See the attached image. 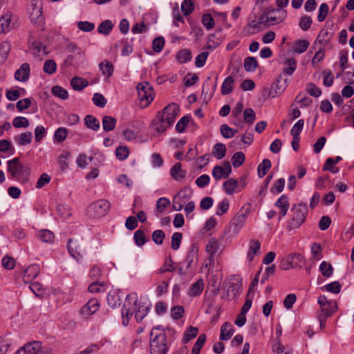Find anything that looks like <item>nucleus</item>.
I'll return each instance as SVG.
<instances>
[{"label": "nucleus", "instance_id": "nucleus-16", "mask_svg": "<svg viewBox=\"0 0 354 354\" xmlns=\"http://www.w3.org/2000/svg\"><path fill=\"white\" fill-rule=\"evenodd\" d=\"M15 25L13 15L11 12H7L0 17V34L10 31Z\"/></svg>", "mask_w": 354, "mask_h": 354}, {"label": "nucleus", "instance_id": "nucleus-50", "mask_svg": "<svg viewBox=\"0 0 354 354\" xmlns=\"http://www.w3.org/2000/svg\"><path fill=\"white\" fill-rule=\"evenodd\" d=\"M234 80L232 77L228 76L223 82L221 86V93L223 95L229 94L232 90V83Z\"/></svg>", "mask_w": 354, "mask_h": 354}, {"label": "nucleus", "instance_id": "nucleus-6", "mask_svg": "<svg viewBox=\"0 0 354 354\" xmlns=\"http://www.w3.org/2000/svg\"><path fill=\"white\" fill-rule=\"evenodd\" d=\"M284 64L286 67L283 68L276 82V86L279 90V94H281L288 86V79L286 75H292L297 68V61L295 58L288 59Z\"/></svg>", "mask_w": 354, "mask_h": 354}, {"label": "nucleus", "instance_id": "nucleus-55", "mask_svg": "<svg viewBox=\"0 0 354 354\" xmlns=\"http://www.w3.org/2000/svg\"><path fill=\"white\" fill-rule=\"evenodd\" d=\"M337 310V306L336 304H330V306H326L322 308L321 313H319L320 316L324 317H329L332 316V315Z\"/></svg>", "mask_w": 354, "mask_h": 354}, {"label": "nucleus", "instance_id": "nucleus-26", "mask_svg": "<svg viewBox=\"0 0 354 354\" xmlns=\"http://www.w3.org/2000/svg\"><path fill=\"white\" fill-rule=\"evenodd\" d=\"M223 188L227 195L234 194L239 188V182L234 178H229L223 184Z\"/></svg>", "mask_w": 354, "mask_h": 354}, {"label": "nucleus", "instance_id": "nucleus-54", "mask_svg": "<svg viewBox=\"0 0 354 354\" xmlns=\"http://www.w3.org/2000/svg\"><path fill=\"white\" fill-rule=\"evenodd\" d=\"M329 10V6L326 3H323L320 5L319 8V13L317 15V20L319 22L324 21L328 14Z\"/></svg>", "mask_w": 354, "mask_h": 354}, {"label": "nucleus", "instance_id": "nucleus-1", "mask_svg": "<svg viewBox=\"0 0 354 354\" xmlns=\"http://www.w3.org/2000/svg\"><path fill=\"white\" fill-rule=\"evenodd\" d=\"M138 297L136 292L129 294L126 297L122 308V324L127 326L129 319L135 314V318L138 322H140L143 318L148 314L149 308L145 304L138 303Z\"/></svg>", "mask_w": 354, "mask_h": 354}, {"label": "nucleus", "instance_id": "nucleus-2", "mask_svg": "<svg viewBox=\"0 0 354 354\" xmlns=\"http://www.w3.org/2000/svg\"><path fill=\"white\" fill-rule=\"evenodd\" d=\"M170 342L165 330L160 326L153 327L150 333V354H167Z\"/></svg>", "mask_w": 354, "mask_h": 354}, {"label": "nucleus", "instance_id": "nucleus-18", "mask_svg": "<svg viewBox=\"0 0 354 354\" xmlns=\"http://www.w3.org/2000/svg\"><path fill=\"white\" fill-rule=\"evenodd\" d=\"M30 71V65L28 63L22 64L15 73V80L23 82H26L29 79Z\"/></svg>", "mask_w": 354, "mask_h": 354}, {"label": "nucleus", "instance_id": "nucleus-41", "mask_svg": "<svg viewBox=\"0 0 354 354\" xmlns=\"http://www.w3.org/2000/svg\"><path fill=\"white\" fill-rule=\"evenodd\" d=\"M176 59L180 64H184L192 59V53L189 49H183L180 50L176 56Z\"/></svg>", "mask_w": 354, "mask_h": 354}, {"label": "nucleus", "instance_id": "nucleus-42", "mask_svg": "<svg viewBox=\"0 0 354 354\" xmlns=\"http://www.w3.org/2000/svg\"><path fill=\"white\" fill-rule=\"evenodd\" d=\"M133 239L136 244L141 247L149 239H147L145 232L141 230H138L134 232Z\"/></svg>", "mask_w": 354, "mask_h": 354}, {"label": "nucleus", "instance_id": "nucleus-15", "mask_svg": "<svg viewBox=\"0 0 354 354\" xmlns=\"http://www.w3.org/2000/svg\"><path fill=\"white\" fill-rule=\"evenodd\" d=\"M30 17L32 22L39 24L43 21L41 0H32Z\"/></svg>", "mask_w": 354, "mask_h": 354}, {"label": "nucleus", "instance_id": "nucleus-31", "mask_svg": "<svg viewBox=\"0 0 354 354\" xmlns=\"http://www.w3.org/2000/svg\"><path fill=\"white\" fill-rule=\"evenodd\" d=\"M117 120L115 118L105 115L102 118V127L104 131H113L116 126Z\"/></svg>", "mask_w": 354, "mask_h": 354}, {"label": "nucleus", "instance_id": "nucleus-64", "mask_svg": "<svg viewBox=\"0 0 354 354\" xmlns=\"http://www.w3.org/2000/svg\"><path fill=\"white\" fill-rule=\"evenodd\" d=\"M29 288L37 297L42 296L44 292L42 285L39 282L31 283L29 286Z\"/></svg>", "mask_w": 354, "mask_h": 354}, {"label": "nucleus", "instance_id": "nucleus-33", "mask_svg": "<svg viewBox=\"0 0 354 354\" xmlns=\"http://www.w3.org/2000/svg\"><path fill=\"white\" fill-rule=\"evenodd\" d=\"M73 88L75 91H82L88 84V81L82 77H74L71 81Z\"/></svg>", "mask_w": 354, "mask_h": 354}, {"label": "nucleus", "instance_id": "nucleus-52", "mask_svg": "<svg viewBox=\"0 0 354 354\" xmlns=\"http://www.w3.org/2000/svg\"><path fill=\"white\" fill-rule=\"evenodd\" d=\"M274 205L280 209H288L290 203L288 196L285 194L281 195L276 201Z\"/></svg>", "mask_w": 354, "mask_h": 354}, {"label": "nucleus", "instance_id": "nucleus-7", "mask_svg": "<svg viewBox=\"0 0 354 354\" xmlns=\"http://www.w3.org/2000/svg\"><path fill=\"white\" fill-rule=\"evenodd\" d=\"M111 203L109 201L100 199L91 203L87 207V214L93 218H100L104 216L109 211Z\"/></svg>", "mask_w": 354, "mask_h": 354}, {"label": "nucleus", "instance_id": "nucleus-59", "mask_svg": "<svg viewBox=\"0 0 354 354\" xmlns=\"http://www.w3.org/2000/svg\"><path fill=\"white\" fill-rule=\"evenodd\" d=\"M198 329L196 327L190 326L185 333L183 342L187 343L197 336Z\"/></svg>", "mask_w": 354, "mask_h": 354}, {"label": "nucleus", "instance_id": "nucleus-58", "mask_svg": "<svg viewBox=\"0 0 354 354\" xmlns=\"http://www.w3.org/2000/svg\"><path fill=\"white\" fill-rule=\"evenodd\" d=\"M10 51V44L8 41H4L0 44V57L3 61L6 60Z\"/></svg>", "mask_w": 354, "mask_h": 354}, {"label": "nucleus", "instance_id": "nucleus-44", "mask_svg": "<svg viewBox=\"0 0 354 354\" xmlns=\"http://www.w3.org/2000/svg\"><path fill=\"white\" fill-rule=\"evenodd\" d=\"M100 68L103 73L107 77L112 75L113 73V66L111 62L109 61H104L100 64Z\"/></svg>", "mask_w": 354, "mask_h": 354}, {"label": "nucleus", "instance_id": "nucleus-60", "mask_svg": "<svg viewBox=\"0 0 354 354\" xmlns=\"http://www.w3.org/2000/svg\"><path fill=\"white\" fill-rule=\"evenodd\" d=\"M220 131L222 136L226 138H232L236 133V130H234L225 124L221 126Z\"/></svg>", "mask_w": 354, "mask_h": 354}, {"label": "nucleus", "instance_id": "nucleus-3", "mask_svg": "<svg viewBox=\"0 0 354 354\" xmlns=\"http://www.w3.org/2000/svg\"><path fill=\"white\" fill-rule=\"evenodd\" d=\"M178 111V106L176 103H171L165 106L162 111L159 112L153 121V124L157 132L162 133L170 127L173 124Z\"/></svg>", "mask_w": 354, "mask_h": 354}, {"label": "nucleus", "instance_id": "nucleus-19", "mask_svg": "<svg viewBox=\"0 0 354 354\" xmlns=\"http://www.w3.org/2000/svg\"><path fill=\"white\" fill-rule=\"evenodd\" d=\"M218 248L219 243L217 240L215 238L210 239L205 247V251L209 254L208 258L209 264L214 263V255L218 252Z\"/></svg>", "mask_w": 354, "mask_h": 354}, {"label": "nucleus", "instance_id": "nucleus-56", "mask_svg": "<svg viewBox=\"0 0 354 354\" xmlns=\"http://www.w3.org/2000/svg\"><path fill=\"white\" fill-rule=\"evenodd\" d=\"M194 9V3L191 0H184L181 4V10L184 15H189Z\"/></svg>", "mask_w": 354, "mask_h": 354}, {"label": "nucleus", "instance_id": "nucleus-45", "mask_svg": "<svg viewBox=\"0 0 354 354\" xmlns=\"http://www.w3.org/2000/svg\"><path fill=\"white\" fill-rule=\"evenodd\" d=\"M319 271L325 277H330L333 272L332 265L326 261H323L319 266Z\"/></svg>", "mask_w": 354, "mask_h": 354}, {"label": "nucleus", "instance_id": "nucleus-12", "mask_svg": "<svg viewBox=\"0 0 354 354\" xmlns=\"http://www.w3.org/2000/svg\"><path fill=\"white\" fill-rule=\"evenodd\" d=\"M191 194L189 191L187 189H183L180 190L174 197H173V208L176 211H180L186 203L190 198Z\"/></svg>", "mask_w": 354, "mask_h": 354}, {"label": "nucleus", "instance_id": "nucleus-47", "mask_svg": "<svg viewBox=\"0 0 354 354\" xmlns=\"http://www.w3.org/2000/svg\"><path fill=\"white\" fill-rule=\"evenodd\" d=\"M57 64L53 59H47L43 66V71L49 75H52L56 72Z\"/></svg>", "mask_w": 354, "mask_h": 354}, {"label": "nucleus", "instance_id": "nucleus-51", "mask_svg": "<svg viewBox=\"0 0 354 354\" xmlns=\"http://www.w3.org/2000/svg\"><path fill=\"white\" fill-rule=\"evenodd\" d=\"M12 125L15 128H27L29 127L30 123L26 118L17 116L14 118L12 121Z\"/></svg>", "mask_w": 354, "mask_h": 354}, {"label": "nucleus", "instance_id": "nucleus-14", "mask_svg": "<svg viewBox=\"0 0 354 354\" xmlns=\"http://www.w3.org/2000/svg\"><path fill=\"white\" fill-rule=\"evenodd\" d=\"M198 247L196 244H192L189 247L186 257L183 262L185 265L186 270H189L194 272L193 265L196 264L198 259Z\"/></svg>", "mask_w": 354, "mask_h": 354}, {"label": "nucleus", "instance_id": "nucleus-25", "mask_svg": "<svg viewBox=\"0 0 354 354\" xmlns=\"http://www.w3.org/2000/svg\"><path fill=\"white\" fill-rule=\"evenodd\" d=\"M242 281L241 279L236 276H233L230 279L229 286L227 288L228 292H231L232 295L235 297L239 292L241 288Z\"/></svg>", "mask_w": 354, "mask_h": 354}, {"label": "nucleus", "instance_id": "nucleus-11", "mask_svg": "<svg viewBox=\"0 0 354 354\" xmlns=\"http://www.w3.org/2000/svg\"><path fill=\"white\" fill-rule=\"evenodd\" d=\"M138 98L144 106H147L153 100V91L151 85L147 83H140L137 86Z\"/></svg>", "mask_w": 354, "mask_h": 354}, {"label": "nucleus", "instance_id": "nucleus-9", "mask_svg": "<svg viewBox=\"0 0 354 354\" xmlns=\"http://www.w3.org/2000/svg\"><path fill=\"white\" fill-rule=\"evenodd\" d=\"M52 349L48 346H43L39 341H34L26 344L18 349L15 354H51Z\"/></svg>", "mask_w": 354, "mask_h": 354}, {"label": "nucleus", "instance_id": "nucleus-53", "mask_svg": "<svg viewBox=\"0 0 354 354\" xmlns=\"http://www.w3.org/2000/svg\"><path fill=\"white\" fill-rule=\"evenodd\" d=\"M52 93L62 100H66L68 97V91L59 86H55L52 88Z\"/></svg>", "mask_w": 354, "mask_h": 354}, {"label": "nucleus", "instance_id": "nucleus-32", "mask_svg": "<svg viewBox=\"0 0 354 354\" xmlns=\"http://www.w3.org/2000/svg\"><path fill=\"white\" fill-rule=\"evenodd\" d=\"M203 279H200L191 286L189 291V295L192 297L198 296L203 292Z\"/></svg>", "mask_w": 354, "mask_h": 354}, {"label": "nucleus", "instance_id": "nucleus-17", "mask_svg": "<svg viewBox=\"0 0 354 354\" xmlns=\"http://www.w3.org/2000/svg\"><path fill=\"white\" fill-rule=\"evenodd\" d=\"M28 44L34 55L40 57L47 55L48 52L46 51V47L40 41L29 38Z\"/></svg>", "mask_w": 354, "mask_h": 354}, {"label": "nucleus", "instance_id": "nucleus-49", "mask_svg": "<svg viewBox=\"0 0 354 354\" xmlns=\"http://www.w3.org/2000/svg\"><path fill=\"white\" fill-rule=\"evenodd\" d=\"M39 239L45 243H51L54 240V234L48 230H42L39 232Z\"/></svg>", "mask_w": 354, "mask_h": 354}, {"label": "nucleus", "instance_id": "nucleus-36", "mask_svg": "<svg viewBox=\"0 0 354 354\" xmlns=\"http://www.w3.org/2000/svg\"><path fill=\"white\" fill-rule=\"evenodd\" d=\"M271 166L272 164L269 159H263V161L258 165V176L260 178L263 177L268 173V170L271 168Z\"/></svg>", "mask_w": 354, "mask_h": 354}, {"label": "nucleus", "instance_id": "nucleus-62", "mask_svg": "<svg viewBox=\"0 0 354 354\" xmlns=\"http://www.w3.org/2000/svg\"><path fill=\"white\" fill-rule=\"evenodd\" d=\"M304 125V120L303 119L299 120L292 127L290 130V134L292 136H299Z\"/></svg>", "mask_w": 354, "mask_h": 354}, {"label": "nucleus", "instance_id": "nucleus-61", "mask_svg": "<svg viewBox=\"0 0 354 354\" xmlns=\"http://www.w3.org/2000/svg\"><path fill=\"white\" fill-rule=\"evenodd\" d=\"M182 238L183 234L180 232H175L171 236V247L174 250H176L179 248L181 243Z\"/></svg>", "mask_w": 354, "mask_h": 354}, {"label": "nucleus", "instance_id": "nucleus-21", "mask_svg": "<svg viewBox=\"0 0 354 354\" xmlns=\"http://www.w3.org/2000/svg\"><path fill=\"white\" fill-rule=\"evenodd\" d=\"M243 109V104L241 100H239L236 106L233 109L232 112V116L233 117V123L236 125L242 126V111Z\"/></svg>", "mask_w": 354, "mask_h": 354}, {"label": "nucleus", "instance_id": "nucleus-46", "mask_svg": "<svg viewBox=\"0 0 354 354\" xmlns=\"http://www.w3.org/2000/svg\"><path fill=\"white\" fill-rule=\"evenodd\" d=\"M310 43L308 40H297L294 46V52L297 53H304L308 48Z\"/></svg>", "mask_w": 354, "mask_h": 354}, {"label": "nucleus", "instance_id": "nucleus-63", "mask_svg": "<svg viewBox=\"0 0 354 354\" xmlns=\"http://www.w3.org/2000/svg\"><path fill=\"white\" fill-rule=\"evenodd\" d=\"M152 240L157 245H161L163 243V240L165 237L164 232L161 230H155L152 233Z\"/></svg>", "mask_w": 354, "mask_h": 354}, {"label": "nucleus", "instance_id": "nucleus-39", "mask_svg": "<svg viewBox=\"0 0 354 354\" xmlns=\"http://www.w3.org/2000/svg\"><path fill=\"white\" fill-rule=\"evenodd\" d=\"M113 28V24L111 21L107 19L103 21L97 28V31L99 33L108 35L112 30Z\"/></svg>", "mask_w": 354, "mask_h": 354}, {"label": "nucleus", "instance_id": "nucleus-57", "mask_svg": "<svg viewBox=\"0 0 354 354\" xmlns=\"http://www.w3.org/2000/svg\"><path fill=\"white\" fill-rule=\"evenodd\" d=\"M129 151L126 146H120L115 150V156L120 160H124L127 158Z\"/></svg>", "mask_w": 354, "mask_h": 354}, {"label": "nucleus", "instance_id": "nucleus-29", "mask_svg": "<svg viewBox=\"0 0 354 354\" xmlns=\"http://www.w3.org/2000/svg\"><path fill=\"white\" fill-rule=\"evenodd\" d=\"M234 334V330L232 328V324L229 322H225L221 327V340H228L231 338Z\"/></svg>", "mask_w": 354, "mask_h": 354}, {"label": "nucleus", "instance_id": "nucleus-13", "mask_svg": "<svg viewBox=\"0 0 354 354\" xmlns=\"http://www.w3.org/2000/svg\"><path fill=\"white\" fill-rule=\"evenodd\" d=\"M232 172V167L229 161H225L221 165H216L212 169V176L216 180L227 178Z\"/></svg>", "mask_w": 354, "mask_h": 354}, {"label": "nucleus", "instance_id": "nucleus-23", "mask_svg": "<svg viewBox=\"0 0 354 354\" xmlns=\"http://www.w3.org/2000/svg\"><path fill=\"white\" fill-rule=\"evenodd\" d=\"M40 268L37 264H32L29 266L24 271L23 280L25 282H28L36 278L39 274Z\"/></svg>", "mask_w": 354, "mask_h": 354}, {"label": "nucleus", "instance_id": "nucleus-48", "mask_svg": "<svg viewBox=\"0 0 354 354\" xmlns=\"http://www.w3.org/2000/svg\"><path fill=\"white\" fill-rule=\"evenodd\" d=\"M68 135V129L65 127H59L55 131L54 139L58 142H64Z\"/></svg>", "mask_w": 354, "mask_h": 354}, {"label": "nucleus", "instance_id": "nucleus-35", "mask_svg": "<svg viewBox=\"0 0 354 354\" xmlns=\"http://www.w3.org/2000/svg\"><path fill=\"white\" fill-rule=\"evenodd\" d=\"M174 262L171 257L165 258L164 264L157 270V274H162L167 272H174Z\"/></svg>", "mask_w": 354, "mask_h": 354}, {"label": "nucleus", "instance_id": "nucleus-10", "mask_svg": "<svg viewBox=\"0 0 354 354\" xmlns=\"http://www.w3.org/2000/svg\"><path fill=\"white\" fill-rule=\"evenodd\" d=\"M265 17L266 26H274L279 24L284 21L287 17L286 10L280 8L268 10L266 8L262 10Z\"/></svg>", "mask_w": 354, "mask_h": 354}, {"label": "nucleus", "instance_id": "nucleus-28", "mask_svg": "<svg viewBox=\"0 0 354 354\" xmlns=\"http://www.w3.org/2000/svg\"><path fill=\"white\" fill-rule=\"evenodd\" d=\"M84 122L88 129L95 131H98L100 127L99 120L93 115H86L84 118Z\"/></svg>", "mask_w": 354, "mask_h": 354}, {"label": "nucleus", "instance_id": "nucleus-43", "mask_svg": "<svg viewBox=\"0 0 354 354\" xmlns=\"http://www.w3.org/2000/svg\"><path fill=\"white\" fill-rule=\"evenodd\" d=\"M206 340V335L203 333L199 335L196 343L194 344L192 353V354H199L202 347L203 346Z\"/></svg>", "mask_w": 354, "mask_h": 354}, {"label": "nucleus", "instance_id": "nucleus-24", "mask_svg": "<svg viewBox=\"0 0 354 354\" xmlns=\"http://www.w3.org/2000/svg\"><path fill=\"white\" fill-rule=\"evenodd\" d=\"M100 306L99 302L96 299H90L82 308V313L88 316L94 314Z\"/></svg>", "mask_w": 354, "mask_h": 354}, {"label": "nucleus", "instance_id": "nucleus-38", "mask_svg": "<svg viewBox=\"0 0 354 354\" xmlns=\"http://www.w3.org/2000/svg\"><path fill=\"white\" fill-rule=\"evenodd\" d=\"M226 153V147L224 144L216 143L212 150V155L216 158L220 160L222 159Z\"/></svg>", "mask_w": 354, "mask_h": 354}, {"label": "nucleus", "instance_id": "nucleus-8", "mask_svg": "<svg viewBox=\"0 0 354 354\" xmlns=\"http://www.w3.org/2000/svg\"><path fill=\"white\" fill-rule=\"evenodd\" d=\"M264 27H267V26H266L265 17L261 9L257 12L254 9L248 19V32L250 35H253L259 32Z\"/></svg>", "mask_w": 354, "mask_h": 354}, {"label": "nucleus", "instance_id": "nucleus-27", "mask_svg": "<svg viewBox=\"0 0 354 354\" xmlns=\"http://www.w3.org/2000/svg\"><path fill=\"white\" fill-rule=\"evenodd\" d=\"M170 174L174 180L180 181L185 177L186 171L182 169L180 163L176 162L171 168Z\"/></svg>", "mask_w": 354, "mask_h": 354}, {"label": "nucleus", "instance_id": "nucleus-37", "mask_svg": "<svg viewBox=\"0 0 354 354\" xmlns=\"http://www.w3.org/2000/svg\"><path fill=\"white\" fill-rule=\"evenodd\" d=\"M331 35H332L328 31L326 28H323L319 31L316 41L319 42L323 46H325L329 43Z\"/></svg>", "mask_w": 354, "mask_h": 354}, {"label": "nucleus", "instance_id": "nucleus-4", "mask_svg": "<svg viewBox=\"0 0 354 354\" xmlns=\"http://www.w3.org/2000/svg\"><path fill=\"white\" fill-rule=\"evenodd\" d=\"M8 172L12 179L20 183H26L29 180L30 169L28 166L23 165L19 158H14L7 162Z\"/></svg>", "mask_w": 354, "mask_h": 354}, {"label": "nucleus", "instance_id": "nucleus-5", "mask_svg": "<svg viewBox=\"0 0 354 354\" xmlns=\"http://www.w3.org/2000/svg\"><path fill=\"white\" fill-rule=\"evenodd\" d=\"M291 211L293 213L292 217L287 223V229L289 231L297 229L306 220L308 209L306 203H300L295 205Z\"/></svg>", "mask_w": 354, "mask_h": 354}, {"label": "nucleus", "instance_id": "nucleus-30", "mask_svg": "<svg viewBox=\"0 0 354 354\" xmlns=\"http://www.w3.org/2000/svg\"><path fill=\"white\" fill-rule=\"evenodd\" d=\"M295 257L296 256L289 254L286 258H283L279 265L280 268L283 270H287L295 268L297 265V262L295 261Z\"/></svg>", "mask_w": 354, "mask_h": 354}, {"label": "nucleus", "instance_id": "nucleus-22", "mask_svg": "<svg viewBox=\"0 0 354 354\" xmlns=\"http://www.w3.org/2000/svg\"><path fill=\"white\" fill-rule=\"evenodd\" d=\"M67 248L71 255L77 261L82 259L80 247L77 241H74L70 239L68 241Z\"/></svg>", "mask_w": 354, "mask_h": 354}, {"label": "nucleus", "instance_id": "nucleus-20", "mask_svg": "<svg viewBox=\"0 0 354 354\" xmlns=\"http://www.w3.org/2000/svg\"><path fill=\"white\" fill-rule=\"evenodd\" d=\"M261 254V243L258 240H251L249 243V249L247 253V259L252 262L254 256H259Z\"/></svg>", "mask_w": 354, "mask_h": 354}, {"label": "nucleus", "instance_id": "nucleus-40", "mask_svg": "<svg viewBox=\"0 0 354 354\" xmlns=\"http://www.w3.org/2000/svg\"><path fill=\"white\" fill-rule=\"evenodd\" d=\"M259 66L257 59L254 57H248L245 58V71L254 72Z\"/></svg>", "mask_w": 354, "mask_h": 354}, {"label": "nucleus", "instance_id": "nucleus-34", "mask_svg": "<svg viewBox=\"0 0 354 354\" xmlns=\"http://www.w3.org/2000/svg\"><path fill=\"white\" fill-rule=\"evenodd\" d=\"M32 135L30 131H26L21 133L19 136H16L15 140L16 142L21 146H25L30 144L32 141Z\"/></svg>", "mask_w": 354, "mask_h": 354}]
</instances>
